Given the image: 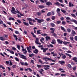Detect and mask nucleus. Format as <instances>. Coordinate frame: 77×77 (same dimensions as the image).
<instances>
[{"label":"nucleus","instance_id":"f257e3e1","mask_svg":"<svg viewBox=\"0 0 77 77\" xmlns=\"http://www.w3.org/2000/svg\"><path fill=\"white\" fill-rule=\"evenodd\" d=\"M44 60H45L46 62L48 60H51L52 62H55V60H52L51 58H48L47 57H45L43 58Z\"/></svg>","mask_w":77,"mask_h":77},{"label":"nucleus","instance_id":"f03ea898","mask_svg":"<svg viewBox=\"0 0 77 77\" xmlns=\"http://www.w3.org/2000/svg\"><path fill=\"white\" fill-rule=\"evenodd\" d=\"M18 54L19 55L20 57L22 58V59H24L25 60H27V58H26V56H24L23 54H21H21L20 53H19Z\"/></svg>","mask_w":77,"mask_h":77},{"label":"nucleus","instance_id":"7ed1b4c3","mask_svg":"<svg viewBox=\"0 0 77 77\" xmlns=\"http://www.w3.org/2000/svg\"><path fill=\"white\" fill-rule=\"evenodd\" d=\"M21 47L22 48V51H23V52H24L23 53V54H26V53H27V50H26V48L24 49V47L23 45L21 46ZM24 51L25 52H24Z\"/></svg>","mask_w":77,"mask_h":77},{"label":"nucleus","instance_id":"20e7f679","mask_svg":"<svg viewBox=\"0 0 77 77\" xmlns=\"http://www.w3.org/2000/svg\"><path fill=\"white\" fill-rule=\"evenodd\" d=\"M44 67H45L44 68L47 71L48 70V69H50V65H44L43 66Z\"/></svg>","mask_w":77,"mask_h":77},{"label":"nucleus","instance_id":"39448f33","mask_svg":"<svg viewBox=\"0 0 77 77\" xmlns=\"http://www.w3.org/2000/svg\"><path fill=\"white\" fill-rule=\"evenodd\" d=\"M11 12L12 13H13L14 14H16L15 13H17V11H15V8L14 7H12V10H11Z\"/></svg>","mask_w":77,"mask_h":77},{"label":"nucleus","instance_id":"423d86ee","mask_svg":"<svg viewBox=\"0 0 77 77\" xmlns=\"http://www.w3.org/2000/svg\"><path fill=\"white\" fill-rule=\"evenodd\" d=\"M75 34H76L74 30H72L70 34V36L72 37H73V36H75Z\"/></svg>","mask_w":77,"mask_h":77},{"label":"nucleus","instance_id":"0eeeda50","mask_svg":"<svg viewBox=\"0 0 77 77\" xmlns=\"http://www.w3.org/2000/svg\"><path fill=\"white\" fill-rule=\"evenodd\" d=\"M26 49L28 53H31V51H30V50H32V46H29V47H26Z\"/></svg>","mask_w":77,"mask_h":77},{"label":"nucleus","instance_id":"6e6552de","mask_svg":"<svg viewBox=\"0 0 77 77\" xmlns=\"http://www.w3.org/2000/svg\"><path fill=\"white\" fill-rule=\"evenodd\" d=\"M20 65H23L24 66H27L28 65V63L27 62H23L20 61Z\"/></svg>","mask_w":77,"mask_h":77},{"label":"nucleus","instance_id":"1a4fd4ad","mask_svg":"<svg viewBox=\"0 0 77 77\" xmlns=\"http://www.w3.org/2000/svg\"><path fill=\"white\" fill-rule=\"evenodd\" d=\"M37 22H38V23L39 24H41V22H44V19H38V20L37 21Z\"/></svg>","mask_w":77,"mask_h":77},{"label":"nucleus","instance_id":"9d476101","mask_svg":"<svg viewBox=\"0 0 77 77\" xmlns=\"http://www.w3.org/2000/svg\"><path fill=\"white\" fill-rule=\"evenodd\" d=\"M58 63H60V64L61 65H63V64H65V61H58Z\"/></svg>","mask_w":77,"mask_h":77},{"label":"nucleus","instance_id":"9b49d317","mask_svg":"<svg viewBox=\"0 0 77 77\" xmlns=\"http://www.w3.org/2000/svg\"><path fill=\"white\" fill-rule=\"evenodd\" d=\"M57 42L58 44H62L63 43V41L60 40V39H57Z\"/></svg>","mask_w":77,"mask_h":77},{"label":"nucleus","instance_id":"f8f14e48","mask_svg":"<svg viewBox=\"0 0 77 77\" xmlns=\"http://www.w3.org/2000/svg\"><path fill=\"white\" fill-rule=\"evenodd\" d=\"M46 5L50 6V5H52V3L50 2H48L46 3Z\"/></svg>","mask_w":77,"mask_h":77},{"label":"nucleus","instance_id":"ddd939ff","mask_svg":"<svg viewBox=\"0 0 77 77\" xmlns=\"http://www.w3.org/2000/svg\"><path fill=\"white\" fill-rule=\"evenodd\" d=\"M45 39L47 41H48V40H50L51 39V38L50 36H47L45 37Z\"/></svg>","mask_w":77,"mask_h":77},{"label":"nucleus","instance_id":"4468645a","mask_svg":"<svg viewBox=\"0 0 77 77\" xmlns=\"http://www.w3.org/2000/svg\"><path fill=\"white\" fill-rule=\"evenodd\" d=\"M63 44L64 45H67V44H69L70 43L69 42H66V41H64L63 42Z\"/></svg>","mask_w":77,"mask_h":77},{"label":"nucleus","instance_id":"2eb2a0df","mask_svg":"<svg viewBox=\"0 0 77 77\" xmlns=\"http://www.w3.org/2000/svg\"><path fill=\"white\" fill-rule=\"evenodd\" d=\"M69 8H71V7H73V6H74V5H73V4H71V2H69Z\"/></svg>","mask_w":77,"mask_h":77},{"label":"nucleus","instance_id":"dca6fc26","mask_svg":"<svg viewBox=\"0 0 77 77\" xmlns=\"http://www.w3.org/2000/svg\"><path fill=\"white\" fill-rule=\"evenodd\" d=\"M52 42H51V44H56V40L54 39H53L52 40Z\"/></svg>","mask_w":77,"mask_h":77},{"label":"nucleus","instance_id":"f3484780","mask_svg":"<svg viewBox=\"0 0 77 77\" xmlns=\"http://www.w3.org/2000/svg\"><path fill=\"white\" fill-rule=\"evenodd\" d=\"M35 51H33V52L34 53H35V54H38V50L37 49L35 48Z\"/></svg>","mask_w":77,"mask_h":77},{"label":"nucleus","instance_id":"a211bd4d","mask_svg":"<svg viewBox=\"0 0 77 77\" xmlns=\"http://www.w3.org/2000/svg\"><path fill=\"white\" fill-rule=\"evenodd\" d=\"M23 23L25 25V26H29V24L28 23H26L25 22H23Z\"/></svg>","mask_w":77,"mask_h":77},{"label":"nucleus","instance_id":"6ab92c4d","mask_svg":"<svg viewBox=\"0 0 77 77\" xmlns=\"http://www.w3.org/2000/svg\"><path fill=\"white\" fill-rule=\"evenodd\" d=\"M77 58L76 57H74L72 58V60H74L75 62H77Z\"/></svg>","mask_w":77,"mask_h":77},{"label":"nucleus","instance_id":"aec40b11","mask_svg":"<svg viewBox=\"0 0 77 77\" xmlns=\"http://www.w3.org/2000/svg\"><path fill=\"white\" fill-rule=\"evenodd\" d=\"M38 8L40 9H43V8H45V6L42 5H39Z\"/></svg>","mask_w":77,"mask_h":77},{"label":"nucleus","instance_id":"412c9836","mask_svg":"<svg viewBox=\"0 0 77 77\" xmlns=\"http://www.w3.org/2000/svg\"><path fill=\"white\" fill-rule=\"evenodd\" d=\"M40 42H42V44H44V42H43L42 41H44V37H42L41 38V39H40Z\"/></svg>","mask_w":77,"mask_h":77},{"label":"nucleus","instance_id":"4be33fe9","mask_svg":"<svg viewBox=\"0 0 77 77\" xmlns=\"http://www.w3.org/2000/svg\"><path fill=\"white\" fill-rule=\"evenodd\" d=\"M72 22H74L76 24H77V21L76 20H70Z\"/></svg>","mask_w":77,"mask_h":77},{"label":"nucleus","instance_id":"5701e85b","mask_svg":"<svg viewBox=\"0 0 77 77\" xmlns=\"http://www.w3.org/2000/svg\"><path fill=\"white\" fill-rule=\"evenodd\" d=\"M36 41H35V44L37 43V42H39V38H35Z\"/></svg>","mask_w":77,"mask_h":77},{"label":"nucleus","instance_id":"b1692460","mask_svg":"<svg viewBox=\"0 0 77 77\" xmlns=\"http://www.w3.org/2000/svg\"><path fill=\"white\" fill-rule=\"evenodd\" d=\"M39 1H40L41 3H44V2H45V3H46L47 2V0H39Z\"/></svg>","mask_w":77,"mask_h":77},{"label":"nucleus","instance_id":"393cba45","mask_svg":"<svg viewBox=\"0 0 77 77\" xmlns=\"http://www.w3.org/2000/svg\"><path fill=\"white\" fill-rule=\"evenodd\" d=\"M7 50L8 51H10V53L11 54H14V52L12 51H11L9 50L8 49H7Z\"/></svg>","mask_w":77,"mask_h":77},{"label":"nucleus","instance_id":"a878e982","mask_svg":"<svg viewBox=\"0 0 77 77\" xmlns=\"http://www.w3.org/2000/svg\"><path fill=\"white\" fill-rule=\"evenodd\" d=\"M9 20V21H11V20H12L13 21H14L15 20V19L13 17H10L9 19H8Z\"/></svg>","mask_w":77,"mask_h":77},{"label":"nucleus","instance_id":"bb28decb","mask_svg":"<svg viewBox=\"0 0 77 77\" xmlns=\"http://www.w3.org/2000/svg\"><path fill=\"white\" fill-rule=\"evenodd\" d=\"M48 50V48H45L43 50V53H45L46 52V50Z\"/></svg>","mask_w":77,"mask_h":77},{"label":"nucleus","instance_id":"cd10ccee","mask_svg":"<svg viewBox=\"0 0 77 77\" xmlns=\"http://www.w3.org/2000/svg\"><path fill=\"white\" fill-rule=\"evenodd\" d=\"M36 14L38 16H40L42 14V13L41 12H38Z\"/></svg>","mask_w":77,"mask_h":77},{"label":"nucleus","instance_id":"c85d7f7f","mask_svg":"<svg viewBox=\"0 0 77 77\" xmlns=\"http://www.w3.org/2000/svg\"><path fill=\"white\" fill-rule=\"evenodd\" d=\"M67 67L69 68H70V69H71V68H72V66H71V65L70 64H68L67 65Z\"/></svg>","mask_w":77,"mask_h":77},{"label":"nucleus","instance_id":"c756f323","mask_svg":"<svg viewBox=\"0 0 77 77\" xmlns=\"http://www.w3.org/2000/svg\"><path fill=\"white\" fill-rule=\"evenodd\" d=\"M61 29L64 31V32H66V30L65 29V28L63 27V26H61Z\"/></svg>","mask_w":77,"mask_h":77},{"label":"nucleus","instance_id":"7c9ffc66","mask_svg":"<svg viewBox=\"0 0 77 77\" xmlns=\"http://www.w3.org/2000/svg\"><path fill=\"white\" fill-rule=\"evenodd\" d=\"M37 67L38 68H42V66L41 65H39L37 64Z\"/></svg>","mask_w":77,"mask_h":77},{"label":"nucleus","instance_id":"2f4dec72","mask_svg":"<svg viewBox=\"0 0 77 77\" xmlns=\"http://www.w3.org/2000/svg\"><path fill=\"white\" fill-rule=\"evenodd\" d=\"M13 36L14 38H15L16 41H17L18 39V38L17 37V36L16 35H15V34L13 35Z\"/></svg>","mask_w":77,"mask_h":77},{"label":"nucleus","instance_id":"473e14b6","mask_svg":"<svg viewBox=\"0 0 77 77\" xmlns=\"http://www.w3.org/2000/svg\"><path fill=\"white\" fill-rule=\"evenodd\" d=\"M35 55V54H32L31 55L30 54H29V57H32H32H33Z\"/></svg>","mask_w":77,"mask_h":77},{"label":"nucleus","instance_id":"72a5a7b5","mask_svg":"<svg viewBox=\"0 0 77 77\" xmlns=\"http://www.w3.org/2000/svg\"><path fill=\"white\" fill-rule=\"evenodd\" d=\"M51 15V13L50 12H48L47 14V16L48 17H50V15Z\"/></svg>","mask_w":77,"mask_h":77},{"label":"nucleus","instance_id":"f704fd0d","mask_svg":"<svg viewBox=\"0 0 77 77\" xmlns=\"http://www.w3.org/2000/svg\"><path fill=\"white\" fill-rule=\"evenodd\" d=\"M41 30H38L37 31V34H41Z\"/></svg>","mask_w":77,"mask_h":77},{"label":"nucleus","instance_id":"c9c22d12","mask_svg":"<svg viewBox=\"0 0 77 77\" xmlns=\"http://www.w3.org/2000/svg\"><path fill=\"white\" fill-rule=\"evenodd\" d=\"M55 5H57V6H60V3H59V2H57L55 3Z\"/></svg>","mask_w":77,"mask_h":77},{"label":"nucleus","instance_id":"e433bc0d","mask_svg":"<svg viewBox=\"0 0 77 77\" xmlns=\"http://www.w3.org/2000/svg\"><path fill=\"white\" fill-rule=\"evenodd\" d=\"M31 34L32 35L33 37H34V38H36V36L35 35V34H34V33H33V32H31Z\"/></svg>","mask_w":77,"mask_h":77},{"label":"nucleus","instance_id":"4c0bfd02","mask_svg":"<svg viewBox=\"0 0 77 77\" xmlns=\"http://www.w3.org/2000/svg\"><path fill=\"white\" fill-rule=\"evenodd\" d=\"M66 55H64L62 57V58L63 59H65L66 58Z\"/></svg>","mask_w":77,"mask_h":77},{"label":"nucleus","instance_id":"58836bf2","mask_svg":"<svg viewBox=\"0 0 77 77\" xmlns=\"http://www.w3.org/2000/svg\"><path fill=\"white\" fill-rule=\"evenodd\" d=\"M70 15L72 16V17H76V16L73 14H71Z\"/></svg>","mask_w":77,"mask_h":77},{"label":"nucleus","instance_id":"ea45409f","mask_svg":"<svg viewBox=\"0 0 77 77\" xmlns=\"http://www.w3.org/2000/svg\"><path fill=\"white\" fill-rule=\"evenodd\" d=\"M17 47L19 50H20V48L21 47V46L20 45H17Z\"/></svg>","mask_w":77,"mask_h":77},{"label":"nucleus","instance_id":"a19ab883","mask_svg":"<svg viewBox=\"0 0 77 77\" xmlns=\"http://www.w3.org/2000/svg\"><path fill=\"white\" fill-rule=\"evenodd\" d=\"M62 24L63 25H65V24H66V22L64 21H62Z\"/></svg>","mask_w":77,"mask_h":77},{"label":"nucleus","instance_id":"79ce46f5","mask_svg":"<svg viewBox=\"0 0 77 77\" xmlns=\"http://www.w3.org/2000/svg\"><path fill=\"white\" fill-rule=\"evenodd\" d=\"M65 54H66V56H69V57L71 58L72 57V56H71V55H70L69 54H67L66 53Z\"/></svg>","mask_w":77,"mask_h":77},{"label":"nucleus","instance_id":"37998d69","mask_svg":"<svg viewBox=\"0 0 77 77\" xmlns=\"http://www.w3.org/2000/svg\"><path fill=\"white\" fill-rule=\"evenodd\" d=\"M0 39L1 40H2V41H4V40H5V38L3 37V36L0 37Z\"/></svg>","mask_w":77,"mask_h":77},{"label":"nucleus","instance_id":"c03bdc74","mask_svg":"<svg viewBox=\"0 0 77 77\" xmlns=\"http://www.w3.org/2000/svg\"><path fill=\"white\" fill-rule=\"evenodd\" d=\"M56 18V17L54 16H52L51 19L52 20H54Z\"/></svg>","mask_w":77,"mask_h":77},{"label":"nucleus","instance_id":"a18cd8bd","mask_svg":"<svg viewBox=\"0 0 77 77\" xmlns=\"http://www.w3.org/2000/svg\"><path fill=\"white\" fill-rule=\"evenodd\" d=\"M61 12H63V13H65L66 12V11H65L64 10H62V9H61Z\"/></svg>","mask_w":77,"mask_h":77},{"label":"nucleus","instance_id":"49530a36","mask_svg":"<svg viewBox=\"0 0 77 77\" xmlns=\"http://www.w3.org/2000/svg\"><path fill=\"white\" fill-rule=\"evenodd\" d=\"M67 31L68 33H70L71 32V29L69 28H68L67 29Z\"/></svg>","mask_w":77,"mask_h":77},{"label":"nucleus","instance_id":"de8ad7c7","mask_svg":"<svg viewBox=\"0 0 77 77\" xmlns=\"http://www.w3.org/2000/svg\"><path fill=\"white\" fill-rule=\"evenodd\" d=\"M56 11L57 13L59 12H60V9L59 8H57Z\"/></svg>","mask_w":77,"mask_h":77},{"label":"nucleus","instance_id":"09e8293b","mask_svg":"<svg viewBox=\"0 0 77 77\" xmlns=\"http://www.w3.org/2000/svg\"><path fill=\"white\" fill-rule=\"evenodd\" d=\"M14 59L16 61H17V62H18L19 61V59H18L17 57H15Z\"/></svg>","mask_w":77,"mask_h":77},{"label":"nucleus","instance_id":"8fccbe9b","mask_svg":"<svg viewBox=\"0 0 77 77\" xmlns=\"http://www.w3.org/2000/svg\"><path fill=\"white\" fill-rule=\"evenodd\" d=\"M12 67L13 68H16L17 67V66H16L15 65H13L12 66Z\"/></svg>","mask_w":77,"mask_h":77},{"label":"nucleus","instance_id":"3c124183","mask_svg":"<svg viewBox=\"0 0 77 77\" xmlns=\"http://www.w3.org/2000/svg\"><path fill=\"white\" fill-rule=\"evenodd\" d=\"M15 33L16 34H19L20 33V32L18 31H15Z\"/></svg>","mask_w":77,"mask_h":77},{"label":"nucleus","instance_id":"603ef678","mask_svg":"<svg viewBox=\"0 0 77 77\" xmlns=\"http://www.w3.org/2000/svg\"><path fill=\"white\" fill-rule=\"evenodd\" d=\"M17 22H18V23H21V20H17Z\"/></svg>","mask_w":77,"mask_h":77},{"label":"nucleus","instance_id":"864d4df0","mask_svg":"<svg viewBox=\"0 0 77 77\" xmlns=\"http://www.w3.org/2000/svg\"><path fill=\"white\" fill-rule=\"evenodd\" d=\"M51 25L53 27H54L55 26V24L53 23H52Z\"/></svg>","mask_w":77,"mask_h":77},{"label":"nucleus","instance_id":"5fc2aeb1","mask_svg":"<svg viewBox=\"0 0 77 77\" xmlns=\"http://www.w3.org/2000/svg\"><path fill=\"white\" fill-rule=\"evenodd\" d=\"M41 35L42 36H47V34L45 33H44V34H42Z\"/></svg>","mask_w":77,"mask_h":77},{"label":"nucleus","instance_id":"6e6d98bb","mask_svg":"<svg viewBox=\"0 0 77 77\" xmlns=\"http://www.w3.org/2000/svg\"><path fill=\"white\" fill-rule=\"evenodd\" d=\"M29 24H30V25H34V24H33V23H32V22H31L30 21H29Z\"/></svg>","mask_w":77,"mask_h":77},{"label":"nucleus","instance_id":"4d7b16f0","mask_svg":"<svg viewBox=\"0 0 77 77\" xmlns=\"http://www.w3.org/2000/svg\"><path fill=\"white\" fill-rule=\"evenodd\" d=\"M27 19L28 20V21H32V19H31V18H27Z\"/></svg>","mask_w":77,"mask_h":77},{"label":"nucleus","instance_id":"13d9d810","mask_svg":"<svg viewBox=\"0 0 77 77\" xmlns=\"http://www.w3.org/2000/svg\"><path fill=\"white\" fill-rule=\"evenodd\" d=\"M77 68V67L76 66H75L73 68V71H75L76 69Z\"/></svg>","mask_w":77,"mask_h":77},{"label":"nucleus","instance_id":"bf43d9fd","mask_svg":"<svg viewBox=\"0 0 77 77\" xmlns=\"http://www.w3.org/2000/svg\"><path fill=\"white\" fill-rule=\"evenodd\" d=\"M60 23H61V21H57V24H60Z\"/></svg>","mask_w":77,"mask_h":77},{"label":"nucleus","instance_id":"052dcab7","mask_svg":"<svg viewBox=\"0 0 77 77\" xmlns=\"http://www.w3.org/2000/svg\"><path fill=\"white\" fill-rule=\"evenodd\" d=\"M57 56V53L54 54H53V56H54V57L55 56Z\"/></svg>","mask_w":77,"mask_h":77},{"label":"nucleus","instance_id":"680f3d73","mask_svg":"<svg viewBox=\"0 0 77 77\" xmlns=\"http://www.w3.org/2000/svg\"><path fill=\"white\" fill-rule=\"evenodd\" d=\"M28 69L29 72H32V70L30 68H28Z\"/></svg>","mask_w":77,"mask_h":77},{"label":"nucleus","instance_id":"e2e57ef3","mask_svg":"<svg viewBox=\"0 0 77 77\" xmlns=\"http://www.w3.org/2000/svg\"><path fill=\"white\" fill-rule=\"evenodd\" d=\"M53 36H54V37H56V36H57V34L55 33H54L53 34Z\"/></svg>","mask_w":77,"mask_h":77},{"label":"nucleus","instance_id":"0e129e2a","mask_svg":"<svg viewBox=\"0 0 77 77\" xmlns=\"http://www.w3.org/2000/svg\"><path fill=\"white\" fill-rule=\"evenodd\" d=\"M66 20H70L71 19H70V18H69V17H67L66 18Z\"/></svg>","mask_w":77,"mask_h":77},{"label":"nucleus","instance_id":"69168bd1","mask_svg":"<svg viewBox=\"0 0 77 77\" xmlns=\"http://www.w3.org/2000/svg\"><path fill=\"white\" fill-rule=\"evenodd\" d=\"M70 39L71 41H73L74 39V38H73V37H70Z\"/></svg>","mask_w":77,"mask_h":77},{"label":"nucleus","instance_id":"338daca9","mask_svg":"<svg viewBox=\"0 0 77 77\" xmlns=\"http://www.w3.org/2000/svg\"><path fill=\"white\" fill-rule=\"evenodd\" d=\"M60 75L61 76H66V74H61Z\"/></svg>","mask_w":77,"mask_h":77},{"label":"nucleus","instance_id":"774afa93","mask_svg":"<svg viewBox=\"0 0 77 77\" xmlns=\"http://www.w3.org/2000/svg\"><path fill=\"white\" fill-rule=\"evenodd\" d=\"M75 41H77V36H75Z\"/></svg>","mask_w":77,"mask_h":77}]
</instances>
